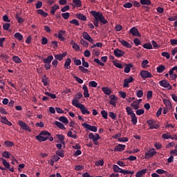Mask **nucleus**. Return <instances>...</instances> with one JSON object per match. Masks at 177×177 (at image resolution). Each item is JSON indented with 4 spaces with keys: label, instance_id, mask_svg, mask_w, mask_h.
Listing matches in <instances>:
<instances>
[{
    "label": "nucleus",
    "instance_id": "nucleus-14",
    "mask_svg": "<svg viewBox=\"0 0 177 177\" xmlns=\"http://www.w3.org/2000/svg\"><path fill=\"white\" fill-rule=\"evenodd\" d=\"M109 99V104H111V106H113V107H115L117 106V100H118L117 96H115V95H111Z\"/></svg>",
    "mask_w": 177,
    "mask_h": 177
},
{
    "label": "nucleus",
    "instance_id": "nucleus-17",
    "mask_svg": "<svg viewBox=\"0 0 177 177\" xmlns=\"http://www.w3.org/2000/svg\"><path fill=\"white\" fill-rule=\"evenodd\" d=\"M70 64H71V58H67L64 64L65 70H70V68H71Z\"/></svg>",
    "mask_w": 177,
    "mask_h": 177
},
{
    "label": "nucleus",
    "instance_id": "nucleus-50",
    "mask_svg": "<svg viewBox=\"0 0 177 177\" xmlns=\"http://www.w3.org/2000/svg\"><path fill=\"white\" fill-rule=\"evenodd\" d=\"M95 167H103L104 165V160L103 159L100 160L95 162Z\"/></svg>",
    "mask_w": 177,
    "mask_h": 177
},
{
    "label": "nucleus",
    "instance_id": "nucleus-56",
    "mask_svg": "<svg viewBox=\"0 0 177 177\" xmlns=\"http://www.w3.org/2000/svg\"><path fill=\"white\" fill-rule=\"evenodd\" d=\"M4 145L6 147H13L15 146V143L8 140L5 141Z\"/></svg>",
    "mask_w": 177,
    "mask_h": 177
},
{
    "label": "nucleus",
    "instance_id": "nucleus-25",
    "mask_svg": "<svg viewBox=\"0 0 177 177\" xmlns=\"http://www.w3.org/2000/svg\"><path fill=\"white\" fill-rule=\"evenodd\" d=\"M82 89L84 91L83 95L84 97H89V91L88 90V86L86 85H83Z\"/></svg>",
    "mask_w": 177,
    "mask_h": 177
},
{
    "label": "nucleus",
    "instance_id": "nucleus-41",
    "mask_svg": "<svg viewBox=\"0 0 177 177\" xmlns=\"http://www.w3.org/2000/svg\"><path fill=\"white\" fill-rule=\"evenodd\" d=\"M77 19L79 20H82V21H86V16L80 13L76 15Z\"/></svg>",
    "mask_w": 177,
    "mask_h": 177
},
{
    "label": "nucleus",
    "instance_id": "nucleus-37",
    "mask_svg": "<svg viewBox=\"0 0 177 177\" xmlns=\"http://www.w3.org/2000/svg\"><path fill=\"white\" fill-rule=\"evenodd\" d=\"M1 161H2L3 167L6 168H9L10 167V164L3 158H0Z\"/></svg>",
    "mask_w": 177,
    "mask_h": 177
},
{
    "label": "nucleus",
    "instance_id": "nucleus-30",
    "mask_svg": "<svg viewBox=\"0 0 177 177\" xmlns=\"http://www.w3.org/2000/svg\"><path fill=\"white\" fill-rule=\"evenodd\" d=\"M79 70L81 71V73H83V74H89L90 73L89 70L85 66H80Z\"/></svg>",
    "mask_w": 177,
    "mask_h": 177
},
{
    "label": "nucleus",
    "instance_id": "nucleus-34",
    "mask_svg": "<svg viewBox=\"0 0 177 177\" xmlns=\"http://www.w3.org/2000/svg\"><path fill=\"white\" fill-rule=\"evenodd\" d=\"M55 124L56 125V127L59 128V129H62L63 131H66V127H64V125L62 122H58V121H55Z\"/></svg>",
    "mask_w": 177,
    "mask_h": 177
},
{
    "label": "nucleus",
    "instance_id": "nucleus-12",
    "mask_svg": "<svg viewBox=\"0 0 177 177\" xmlns=\"http://www.w3.org/2000/svg\"><path fill=\"white\" fill-rule=\"evenodd\" d=\"M156 172L158 175H162L165 174V176L167 177H174V174H171L167 171L162 169H156Z\"/></svg>",
    "mask_w": 177,
    "mask_h": 177
},
{
    "label": "nucleus",
    "instance_id": "nucleus-29",
    "mask_svg": "<svg viewBox=\"0 0 177 177\" xmlns=\"http://www.w3.org/2000/svg\"><path fill=\"white\" fill-rule=\"evenodd\" d=\"M139 104H140V102L135 100L131 104V106L133 107L134 110H138V109H139Z\"/></svg>",
    "mask_w": 177,
    "mask_h": 177
},
{
    "label": "nucleus",
    "instance_id": "nucleus-57",
    "mask_svg": "<svg viewBox=\"0 0 177 177\" xmlns=\"http://www.w3.org/2000/svg\"><path fill=\"white\" fill-rule=\"evenodd\" d=\"M88 86L90 88H96L97 86V82L95 81H91L88 82Z\"/></svg>",
    "mask_w": 177,
    "mask_h": 177
},
{
    "label": "nucleus",
    "instance_id": "nucleus-27",
    "mask_svg": "<svg viewBox=\"0 0 177 177\" xmlns=\"http://www.w3.org/2000/svg\"><path fill=\"white\" fill-rule=\"evenodd\" d=\"M72 104L75 107H77V109H80L81 106H82V104L80 103V101H78L77 99H73L72 100Z\"/></svg>",
    "mask_w": 177,
    "mask_h": 177
},
{
    "label": "nucleus",
    "instance_id": "nucleus-47",
    "mask_svg": "<svg viewBox=\"0 0 177 177\" xmlns=\"http://www.w3.org/2000/svg\"><path fill=\"white\" fill-rule=\"evenodd\" d=\"M120 174H123V175H128L129 174H130V175H133V174H135V172L122 169V170L120 171Z\"/></svg>",
    "mask_w": 177,
    "mask_h": 177
},
{
    "label": "nucleus",
    "instance_id": "nucleus-36",
    "mask_svg": "<svg viewBox=\"0 0 177 177\" xmlns=\"http://www.w3.org/2000/svg\"><path fill=\"white\" fill-rule=\"evenodd\" d=\"M163 103L164 104H165L167 109H171V107H172V104L171 103V101L167 99H164Z\"/></svg>",
    "mask_w": 177,
    "mask_h": 177
},
{
    "label": "nucleus",
    "instance_id": "nucleus-10",
    "mask_svg": "<svg viewBox=\"0 0 177 177\" xmlns=\"http://www.w3.org/2000/svg\"><path fill=\"white\" fill-rule=\"evenodd\" d=\"M174 71H176V73H177V66H174L169 71V76H170V80H171L172 81H174V80L177 78L176 74L174 73Z\"/></svg>",
    "mask_w": 177,
    "mask_h": 177
},
{
    "label": "nucleus",
    "instance_id": "nucleus-54",
    "mask_svg": "<svg viewBox=\"0 0 177 177\" xmlns=\"http://www.w3.org/2000/svg\"><path fill=\"white\" fill-rule=\"evenodd\" d=\"M1 156L4 158H10V156H12V153L5 151L1 153Z\"/></svg>",
    "mask_w": 177,
    "mask_h": 177
},
{
    "label": "nucleus",
    "instance_id": "nucleus-43",
    "mask_svg": "<svg viewBox=\"0 0 177 177\" xmlns=\"http://www.w3.org/2000/svg\"><path fill=\"white\" fill-rule=\"evenodd\" d=\"M12 62L19 64L21 63V59H20V57H19V56L14 55L12 57Z\"/></svg>",
    "mask_w": 177,
    "mask_h": 177
},
{
    "label": "nucleus",
    "instance_id": "nucleus-7",
    "mask_svg": "<svg viewBox=\"0 0 177 177\" xmlns=\"http://www.w3.org/2000/svg\"><path fill=\"white\" fill-rule=\"evenodd\" d=\"M159 85L162 86V88H166L168 91H171V89H172V86H171L169 82L165 80H160L159 82Z\"/></svg>",
    "mask_w": 177,
    "mask_h": 177
},
{
    "label": "nucleus",
    "instance_id": "nucleus-49",
    "mask_svg": "<svg viewBox=\"0 0 177 177\" xmlns=\"http://www.w3.org/2000/svg\"><path fill=\"white\" fill-rule=\"evenodd\" d=\"M82 66L85 67L86 68H89V63L85 61L84 57L82 58Z\"/></svg>",
    "mask_w": 177,
    "mask_h": 177
},
{
    "label": "nucleus",
    "instance_id": "nucleus-42",
    "mask_svg": "<svg viewBox=\"0 0 177 177\" xmlns=\"http://www.w3.org/2000/svg\"><path fill=\"white\" fill-rule=\"evenodd\" d=\"M157 73H161L163 71H165V66L164 65H160L156 68Z\"/></svg>",
    "mask_w": 177,
    "mask_h": 177
},
{
    "label": "nucleus",
    "instance_id": "nucleus-46",
    "mask_svg": "<svg viewBox=\"0 0 177 177\" xmlns=\"http://www.w3.org/2000/svg\"><path fill=\"white\" fill-rule=\"evenodd\" d=\"M37 12L38 15H41V16H43L44 17H47L48 16V12L44 11V10L39 9L37 10Z\"/></svg>",
    "mask_w": 177,
    "mask_h": 177
},
{
    "label": "nucleus",
    "instance_id": "nucleus-63",
    "mask_svg": "<svg viewBox=\"0 0 177 177\" xmlns=\"http://www.w3.org/2000/svg\"><path fill=\"white\" fill-rule=\"evenodd\" d=\"M56 154L57 156L62 157L63 158V157H64V151L57 150L56 151Z\"/></svg>",
    "mask_w": 177,
    "mask_h": 177
},
{
    "label": "nucleus",
    "instance_id": "nucleus-64",
    "mask_svg": "<svg viewBox=\"0 0 177 177\" xmlns=\"http://www.w3.org/2000/svg\"><path fill=\"white\" fill-rule=\"evenodd\" d=\"M109 115L112 120H115V118H117V113H114V112H109Z\"/></svg>",
    "mask_w": 177,
    "mask_h": 177
},
{
    "label": "nucleus",
    "instance_id": "nucleus-62",
    "mask_svg": "<svg viewBox=\"0 0 177 177\" xmlns=\"http://www.w3.org/2000/svg\"><path fill=\"white\" fill-rule=\"evenodd\" d=\"M101 115L104 120H107V117L109 115V113H107V111H106L105 110H102L101 111Z\"/></svg>",
    "mask_w": 177,
    "mask_h": 177
},
{
    "label": "nucleus",
    "instance_id": "nucleus-35",
    "mask_svg": "<svg viewBox=\"0 0 177 177\" xmlns=\"http://www.w3.org/2000/svg\"><path fill=\"white\" fill-rule=\"evenodd\" d=\"M126 111L127 113V115H130V117L135 115V113H133V110H132V108H131L130 106L126 107Z\"/></svg>",
    "mask_w": 177,
    "mask_h": 177
},
{
    "label": "nucleus",
    "instance_id": "nucleus-61",
    "mask_svg": "<svg viewBox=\"0 0 177 177\" xmlns=\"http://www.w3.org/2000/svg\"><path fill=\"white\" fill-rule=\"evenodd\" d=\"M93 55L94 56H100V50L97 48L93 49Z\"/></svg>",
    "mask_w": 177,
    "mask_h": 177
},
{
    "label": "nucleus",
    "instance_id": "nucleus-2",
    "mask_svg": "<svg viewBox=\"0 0 177 177\" xmlns=\"http://www.w3.org/2000/svg\"><path fill=\"white\" fill-rule=\"evenodd\" d=\"M91 15H92L95 20L100 21L101 24H107V19L104 18V16L102 12L92 10L91 11Z\"/></svg>",
    "mask_w": 177,
    "mask_h": 177
},
{
    "label": "nucleus",
    "instance_id": "nucleus-39",
    "mask_svg": "<svg viewBox=\"0 0 177 177\" xmlns=\"http://www.w3.org/2000/svg\"><path fill=\"white\" fill-rule=\"evenodd\" d=\"M141 67L142 68H147V67H149V60L147 59L143 60L141 63Z\"/></svg>",
    "mask_w": 177,
    "mask_h": 177
},
{
    "label": "nucleus",
    "instance_id": "nucleus-9",
    "mask_svg": "<svg viewBox=\"0 0 177 177\" xmlns=\"http://www.w3.org/2000/svg\"><path fill=\"white\" fill-rule=\"evenodd\" d=\"M18 124L22 129H24V131H28V132H31V129H30V126H28L26 122H23V120H19Z\"/></svg>",
    "mask_w": 177,
    "mask_h": 177
},
{
    "label": "nucleus",
    "instance_id": "nucleus-16",
    "mask_svg": "<svg viewBox=\"0 0 177 177\" xmlns=\"http://www.w3.org/2000/svg\"><path fill=\"white\" fill-rule=\"evenodd\" d=\"M113 54L116 57H122L125 55V52L122 51L120 49L116 48L113 50Z\"/></svg>",
    "mask_w": 177,
    "mask_h": 177
},
{
    "label": "nucleus",
    "instance_id": "nucleus-19",
    "mask_svg": "<svg viewBox=\"0 0 177 177\" xmlns=\"http://www.w3.org/2000/svg\"><path fill=\"white\" fill-rule=\"evenodd\" d=\"M0 57L2 59V62H4V63H6L7 64L9 63V55H6V53H1L0 55Z\"/></svg>",
    "mask_w": 177,
    "mask_h": 177
},
{
    "label": "nucleus",
    "instance_id": "nucleus-11",
    "mask_svg": "<svg viewBox=\"0 0 177 177\" xmlns=\"http://www.w3.org/2000/svg\"><path fill=\"white\" fill-rule=\"evenodd\" d=\"M82 37L84 39L90 42V44H95V40L91 37V35H89V33L87 32H84L82 33Z\"/></svg>",
    "mask_w": 177,
    "mask_h": 177
},
{
    "label": "nucleus",
    "instance_id": "nucleus-51",
    "mask_svg": "<svg viewBox=\"0 0 177 177\" xmlns=\"http://www.w3.org/2000/svg\"><path fill=\"white\" fill-rule=\"evenodd\" d=\"M80 44H81L82 46H84V48H88V46H89V43L84 39H82L80 40Z\"/></svg>",
    "mask_w": 177,
    "mask_h": 177
},
{
    "label": "nucleus",
    "instance_id": "nucleus-1",
    "mask_svg": "<svg viewBox=\"0 0 177 177\" xmlns=\"http://www.w3.org/2000/svg\"><path fill=\"white\" fill-rule=\"evenodd\" d=\"M36 139L38 142H46L48 140L53 142V137L50 136V133L48 131H41L39 136H36Z\"/></svg>",
    "mask_w": 177,
    "mask_h": 177
},
{
    "label": "nucleus",
    "instance_id": "nucleus-15",
    "mask_svg": "<svg viewBox=\"0 0 177 177\" xmlns=\"http://www.w3.org/2000/svg\"><path fill=\"white\" fill-rule=\"evenodd\" d=\"M130 34L133 37H140V33H139V30L136 28V27H133L129 30Z\"/></svg>",
    "mask_w": 177,
    "mask_h": 177
},
{
    "label": "nucleus",
    "instance_id": "nucleus-33",
    "mask_svg": "<svg viewBox=\"0 0 177 177\" xmlns=\"http://www.w3.org/2000/svg\"><path fill=\"white\" fill-rule=\"evenodd\" d=\"M52 60H53V56L49 55L48 57L43 59V62L44 64H50V63H52Z\"/></svg>",
    "mask_w": 177,
    "mask_h": 177
},
{
    "label": "nucleus",
    "instance_id": "nucleus-20",
    "mask_svg": "<svg viewBox=\"0 0 177 177\" xmlns=\"http://www.w3.org/2000/svg\"><path fill=\"white\" fill-rule=\"evenodd\" d=\"M66 34V31L65 30H59L58 32V39H59V41H66V38L64 37V35Z\"/></svg>",
    "mask_w": 177,
    "mask_h": 177
},
{
    "label": "nucleus",
    "instance_id": "nucleus-60",
    "mask_svg": "<svg viewBox=\"0 0 177 177\" xmlns=\"http://www.w3.org/2000/svg\"><path fill=\"white\" fill-rule=\"evenodd\" d=\"M141 5H151V1L150 0H140Z\"/></svg>",
    "mask_w": 177,
    "mask_h": 177
},
{
    "label": "nucleus",
    "instance_id": "nucleus-28",
    "mask_svg": "<svg viewBox=\"0 0 177 177\" xmlns=\"http://www.w3.org/2000/svg\"><path fill=\"white\" fill-rule=\"evenodd\" d=\"M41 82L44 85V86H48L49 85V77L44 75L41 79Z\"/></svg>",
    "mask_w": 177,
    "mask_h": 177
},
{
    "label": "nucleus",
    "instance_id": "nucleus-40",
    "mask_svg": "<svg viewBox=\"0 0 177 177\" xmlns=\"http://www.w3.org/2000/svg\"><path fill=\"white\" fill-rule=\"evenodd\" d=\"M15 38L17 39L18 41H23V35L20 32H15L14 35Z\"/></svg>",
    "mask_w": 177,
    "mask_h": 177
},
{
    "label": "nucleus",
    "instance_id": "nucleus-26",
    "mask_svg": "<svg viewBox=\"0 0 177 177\" xmlns=\"http://www.w3.org/2000/svg\"><path fill=\"white\" fill-rule=\"evenodd\" d=\"M120 42L121 43V45L125 48H132V45H131V44L128 43V41H125L124 39L120 40Z\"/></svg>",
    "mask_w": 177,
    "mask_h": 177
},
{
    "label": "nucleus",
    "instance_id": "nucleus-48",
    "mask_svg": "<svg viewBox=\"0 0 177 177\" xmlns=\"http://www.w3.org/2000/svg\"><path fill=\"white\" fill-rule=\"evenodd\" d=\"M131 118L133 125H136V124H138V117H136V115H133L132 116H131Z\"/></svg>",
    "mask_w": 177,
    "mask_h": 177
},
{
    "label": "nucleus",
    "instance_id": "nucleus-5",
    "mask_svg": "<svg viewBox=\"0 0 177 177\" xmlns=\"http://www.w3.org/2000/svg\"><path fill=\"white\" fill-rule=\"evenodd\" d=\"M82 125L85 128L86 131H91V132H97V127L92 126L88 123H82Z\"/></svg>",
    "mask_w": 177,
    "mask_h": 177
},
{
    "label": "nucleus",
    "instance_id": "nucleus-59",
    "mask_svg": "<svg viewBox=\"0 0 177 177\" xmlns=\"http://www.w3.org/2000/svg\"><path fill=\"white\" fill-rule=\"evenodd\" d=\"M142 48L145 49H153V46L150 43H145L143 44Z\"/></svg>",
    "mask_w": 177,
    "mask_h": 177
},
{
    "label": "nucleus",
    "instance_id": "nucleus-8",
    "mask_svg": "<svg viewBox=\"0 0 177 177\" xmlns=\"http://www.w3.org/2000/svg\"><path fill=\"white\" fill-rule=\"evenodd\" d=\"M140 75L141 77L143 78V80L153 77V75H151V73L149 72V71H145V70H142L140 71Z\"/></svg>",
    "mask_w": 177,
    "mask_h": 177
},
{
    "label": "nucleus",
    "instance_id": "nucleus-32",
    "mask_svg": "<svg viewBox=\"0 0 177 177\" xmlns=\"http://www.w3.org/2000/svg\"><path fill=\"white\" fill-rule=\"evenodd\" d=\"M71 45H72L73 49H75V50H80V46L74 41V40L71 41Z\"/></svg>",
    "mask_w": 177,
    "mask_h": 177
},
{
    "label": "nucleus",
    "instance_id": "nucleus-3",
    "mask_svg": "<svg viewBox=\"0 0 177 177\" xmlns=\"http://www.w3.org/2000/svg\"><path fill=\"white\" fill-rule=\"evenodd\" d=\"M88 139H90V140H92V142L94 143V145H95V146H97V145H99V142H97V140L100 139V135H99V133L93 134V133H89Z\"/></svg>",
    "mask_w": 177,
    "mask_h": 177
},
{
    "label": "nucleus",
    "instance_id": "nucleus-58",
    "mask_svg": "<svg viewBox=\"0 0 177 177\" xmlns=\"http://www.w3.org/2000/svg\"><path fill=\"white\" fill-rule=\"evenodd\" d=\"M131 68H132V64H129L127 65L124 69V73L128 74V73H129L131 71Z\"/></svg>",
    "mask_w": 177,
    "mask_h": 177
},
{
    "label": "nucleus",
    "instance_id": "nucleus-45",
    "mask_svg": "<svg viewBox=\"0 0 177 177\" xmlns=\"http://www.w3.org/2000/svg\"><path fill=\"white\" fill-rule=\"evenodd\" d=\"M103 43L97 42L96 44H93L90 48L91 49H94V48H102Z\"/></svg>",
    "mask_w": 177,
    "mask_h": 177
},
{
    "label": "nucleus",
    "instance_id": "nucleus-52",
    "mask_svg": "<svg viewBox=\"0 0 177 177\" xmlns=\"http://www.w3.org/2000/svg\"><path fill=\"white\" fill-rule=\"evenodd\" d=\"M73 3H74V6H76V8H81L82 5L81 0H73Z\"/></svg>",
    "mask_w": 177,
    "mask_h": 177
},
{
    "label": "nucleus",
    "instance_id": "nucleus-21",
    "mask_svg": "<svg viewBox=\"0 0 177 177\" xmlns=\"http://www.w3.org/2000/svg\"><path fill=\"white\" fill-rule=\"evenodd\" d=\"M79 109H80L82 114H91V112L88 111V108L86 107L84 104H82Z\"/></svg>",
    "mask_w": 177,
    "mask_h": 177
},
{
    "label": "nucleus",
    "instance_id": "nucleus-55",
    "mask_svg": "<svg viewBox=\"0 0 177 177\" xmlns=\"http://www.w3.org/2000/svg\"><path fill=\"white\" fill-rule=\"evenodd\" d=\"M59 121H61V122H63L64 124H68V119L64 116L59 117Z\"/></svg>",
    "mask_w": 177,
    "mask_h": 177
},
{
    "label": "nucleus",
    "instance_id": "nucleus-4",
    "mask_svg": "<svg viewBox=\"0 0 177 177\" xmlns=\"http://www.w3.org/2000/svg\"><path fill=\"white\" fill-rule=\"evenodd\" d=\"M156 154H157V151H156V149L152 148L145 153V158L147 160H150V158H153Z\"/></svg>",
    "mask_w": 177,
    "mask_h": 177
},
{
    "label": "nucleus",
    "instance_id": "nucleus-22",
    "mask_svg": "<svg viewBox=\"0 0 177 177\" xmlns=\"http://www.w3.org/2000/svg\"><path fill=\"white\" fill-rule=\"evenodd\" d=\"M125 150V145L119 144L114 148V151H124Z\"/></svg>",
    "mask_w": 177,
    "mask_h": 177
},
{
    "label": "nucleus",
    "instance_id": "nucleus-23",
    "mask_svg": "<svg viewBox=\"0 0 177 177\" xmlns=\"http://www.w3.org/2000/svg\"><path fill=\"white\" fill-rule=\"evenodd\" d=\"M147 172V169H143L136 172V177H143V175H145Z\"/></svg>",
    "mask_w": 177,
    "mask_h": 177
},
{
    "label": "nucleus",
    "instance_id": "nucleus-38",
    "mask_svg": "<svg viewBox=\"0 0 177 177\" xmlns=\"http://www.w3.org/2000/svg\"><path fill=\"white\" fill-rule=\"evenodd\" d=\"M56 136L58 138V140L60 142V143H62V145H64H64H65L64 136L60 135V134H57Z\"/></svg>",
    "mask_w": 177,
    "mask_h": 177
},
{
    "label": "nucleus",
    "instance_id": "nucleus-44",
    "mask_svg": "<svg viewBox=\"0 0 177 177\" xmlns=\"http://www.w3.org/2000/svg\"><path fill=\"white\" fill-rule=\"evenodd\" d=\"M59 160H60V157L57 156V155L53 156V158L50 160V161L52 162V165H53V164H55V162L59 161Z\"/></svg>",
    "mask_w": 177,
    "mask_h": 177
},
{
    "label": "nucleus",
    "instance_id": "nucleus-31",
    "mask_svg": "<svg viewBox=\"0 0 177 177\" xmlns=\"http://www.w3.org/2000/svg\"><path fill=\"white\" fill-rule=\"evenodd\" d=\"M102 91L104 93V95H111V90L109 87H102Z\"/></svg>",
    "mask_w": 177,
    "mask_h": 177
},
{
    "label": "nucleus",
    "instance_id": "nucleus-53",
    "mask_svg": "<svg viewBox=\"0 0 177 177\" xmlns=\"http://www.w3.org/2000/svg\"><path fill=\"white\" fill-rule=\"evenodd\" d=\"M122 168H120V167H118V165H113V171L114 172H119L120 174L121 173V171H122Z\"/></svg>",
    "mask_w": 177,
    "mask_h": 177
},
{
    "label": "nucleus",
    "instance_id": "nucleus-24",
    "mask_svg": "<svg viewBox=\"0 0 177 177\" xmlns=\"http://www.w3.org/2000/svg\"><path fill=\"white\" fill-rule=\"evenodd\" d=\"M58 9H60V6L57 4H54L51 8H50V13L51 15H54L55 13H56V10Z\"/></svg>",
    "mask_w": 177,
    "mask_h": 177
},
{
    "label": "nucleus",
    "instance_id": "nucleus-13",
    "mask_svg": "<svg viewBox=\"0 0 177 177\" xmlns=\"http://www.w3.org/2000/svg\"><path fill=\"white\" fill-rule=\"evenodd\" d=\"M135 80L132 76H130L129 78H126L124 80L123 88H129V84L133 82Z\"/></svg>",
    "mask_w": 177,
    "mask_h": 177
},
{
    "label": "nucleus",
    "instance_id": "nucleus-6",
    "mask_svg": "<svg viewBox=\"0 0 177 177\" xmlns=\"http://www.w3.org/2000/svg\"><path fill=\"white\" fill-rule=\"evenodd\" d=\"M147 124H148L149 129H158L160 127V125L154 120H147Z\"/></svg>",
    "mask_w": 177,
    "mask_h": 177
},
{
    "label": "nucleus",
    "instance_id": "nucleus-18",
    "mask_svg": "<svg viewBox=\"0 0 177 177\" xmlns=\"http://www.w3.org/2000/svg\"><path fill=\"white\" fill-rule=\"evenodd\" d=\"M66 56H67V53L64 52L62 54H57L54 55V57L55 59L59 60L60 62L61 60H63V58L66 57Z\"/></svg>",
    "mask_w": 177,
    "mask_h": 177
}]
</instances>
